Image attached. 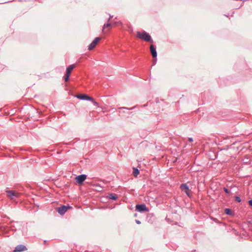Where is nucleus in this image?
Here are the masks:
<instances>
[{"label": "nucleus", "instance_id": "f8f14e48", "mask_svg": "<svg viewBox=\"0 0 252 252\" xmlns=\"http://www.w3.org/2000/svg\"><path fill=\"white\" fill-rule=\"evenodd\" d=\"M78 98H79L81 100H86L88 98V95L85 94H78L76 96Z\"/></svg>", "mask_w": 252, "mask_h": 252}, {"label": "nucleus", "instance_id": "6ab92c4d", "mask_svg": "<svg viewBox=\"0 0 252 252\" xmlns=\"http://www.w3.org/2000/svg\"><path fill=\"white\" fill-rule=\"evenodd\" d=\"M94 98L92 97H90L89 96V95H88V98H87V100H90V101H91L92 102L94 101Z\"/></svg>", "mask_w": 252, "mask_h": 252}, {"label": "nucleus", "instance_id": "dca6fc26", "mask_svg": "<svg viewBox=\"0 0 252 252\" xmlns=\"http://www.w3.org/2000/svg\"><path fill=\"white\" fill-rule=\"evenodd\" d=\"M69 76H70V75L67 74H65V75L64 76V80H65V81L66 82V81H67L68 80Z\"/></svg>", "mask_w": 252, "mask_h": 252}, {"label": "nucleus", "instance_id": "0eeeda50", "mask_svg": "<svg viewBox=\"0 0 252 252\" xmlns=\"http://www.w3.org/2000/svg\"><path fill=\"white\" fill-rule=\"evenodd\" d=\"M150 52H151V54L152 55V57L154 58H157V51H156V48L153 44L151 45V46H150Z\"/></svg>", "mask_w": 252, "mask_h": 252}, {"label": "nucleus", "instance_id": "bb28decb", "mask_svg": "<svg viewBox=\"0 0 252 252\" xmlns=\"http://www.w3.org/2000/svg\"><path fill=\"white\" fill-rule=\"evenodd\" d=\"M249 223H251H251H252V221H249Z\"/></svg>", "mask_w": 252, "mask_h": 252}, {"label": "nucleus", "instance_id": "ddd939ff", "mask_svg": "<svg viewBox=\"0 0 252 252\" xmlns=\"http://www.w3.org/2000/svg\"><path fill=\"white\" fill-rule=\"evenodd\" d=\"M133 176L135 177H137L138 175L140 173V171H139V169L138 168H137L133 167Z\"/></svg>", "mask_w": 252, "mask_h": 252}, {"label": "nucleus", "instance_id": "6e6552de", "mask_svg": "<svg viewBox=\"0 0 252 252\" xmlns=\"http://www.w3.org/2000/svg\"><path fill=\"white\" fill-rule=\"evenodd\" d=\"M7 196L8 198L13 199L16 197V193L14 190H6Z\"/></svg>", "mask_w": 252, "mask_h": 252}, {"label": "nucleus", "instance_id": "a878e982", "mask_svg": "<svg viewBox=\"0 0 252 252\" xmlns=\"http://www.w3.org/2000/svg\"><path fill=\"white\" fill-rule=\"evenodd\" d=\"M112 17H113V16H111V15H110L109 18H108V22H109V20H110L111 19H112Z\"/></svg>", "mask_w": 252, "mask_h": 252}, {"label": "nucleus", "instance_id": "7ed1b4c3", "mask_svg": "<svg viewBox=\"0 0 252 252\" xmlns=\"http://www.w3.org/2000/svg\"><path fill=\"white\" fill-rule=\"evenodd\" d=\"M136 211L139 212H148L149 209L146 207L145 204H137L135 207Z\"/></svg>", "mask_w": 252, "mask_h": 252}, {"label": "nucleus", "instance_id": "39448f33", "mask_svg": "<svg viewBox=\"0 0 252 252\" xmlns=\"http://www.w3.org/2000/svg\"><path fill=\"white\" fill-rule=\"evenodd\" d=\"M100 37H96L94 38V39L92 42V43L90 44V45L88 46V50H93L96 45L97 43L100 41Z\"/></svg>", "mask_w": 252, "mask_h": 252}, {"label": "nucleus", "instance_id": "423d86ee", "mask_svg": "<svg viewBox=\"0 0 252 252\" xmlns=\"http://www.w3.org/2000/svg\"><path fill=\"white\" fill-rule=\"evenodd\" d=\"M87 178V175L85 174H81L77 176L75 179L77 182L79 184L81 185L83 184L84 181L86 180Z\"/></svg>", "mask_w": 252, "mask_h": 252}, {"label": "nucleus", "instance_id": "9b49d317", "mask_svg": "<svg viewBox=\"0 0 252 252\" xmlns=\"http://www.w3.org/2000/svg\"><path fill=\"white\" fill-rule=\"evenodd\" d=\"M107 197L110 199L115 200L117 199L118 196L115 193H110L107 195Z\"/></svg>", "mask_w": 252, "mask_h": 252}, {"label": "nucleus", "instance_id": "4be33fe9", "mask_svg": "<svg viewBox=\"0 0 252 252\" xmlns=\"http://www.w3.org/2000/svg\"><path fill=\"white\" fill-rule=\"evenodd\" d=\"M249 204L252 207V200H250L249 201Z\"/></svg>", "mask_w": 252, "mask_h": 252}, {"label": "nucleus", "instance_id": "393cba45", "mask_svg": "<svg viewBox=\"0 0 252 252\" xmlns=\"http://www.w3.org/2000/svg\"><path fill=\"white\" fill-rule=\"evenodd\" d=\"M136 222L137 223V224H140L141 223V221L139 220H136Z\"/></svg>", "mask_w": 252, "mask_h": 252}, {"label": "nucleus", "instance_id": "9d476101", "mask_svg": "<svg viewBox=\"0 0 252 252\" xmlns=\"http://www.w3.org/2000/svg\"><path fill=\"white\" fill-rule=\"evenodd\" d=\"M75 65L73 64H71L68 67H67L66 69V74L70 75L71 71L75 67Z\"/></svg>", "mask_w": 252, "mask_h": 252}, {"label": "nucleus", "instance_id": "c85d7f7f", "mask_svg": "<svg viewBox=\"0 0 252 252\" xmlns=\"http://www.w3.org/2000/svg\"><path fill=\"white\" fill-rule=\"evenodd\" d=\"M146 106V105H145V104L143 105L144 107H145Z\"/></svg>", "mask_w": 252, "mask_h": 252}, {"label": "nucleus", "instance_id": "f257e3e1", "mask_svg": "<svg viewBox=\"0 0 252 252\" xmlns=\"http://www.w3.org/2000/svg\"><path fill=\"white\" fill-rule=\"evenodd\" d=\"M137 36L144 41L151 43L153 42V40L152 39L150 35L145 31H143L142 32H137Z\"/></svg>", "mask_w": 252, "mask_h": 252}, {"label": "nucleus", "instance_id": "20e7f679", "mask_svg": "<svg viewBox=\"0 0 252 252\" xmlns=\"http://www.w3.org/2000/svg\"><path fill=\"white\" fill-rule=\"evenodd\" d=\"M71 207L70 206H64L63 205L60 207H58L57 208V211L61 215H64L65 212L67 211L68 208H71Z\"/></svg>", "mask_w": 252, "mask_h": 252}, {"label": "nucleus", "instance_id": "4468645a", "mask_svg": "<svg viewBox=\"0 0 252 252\" xmlns=\"http://www.w3.org/2000/svg\"><path fill=\"white\" fill-rule=\"evenodd\" d=\"M224 212L226 215H232L233 213L231 209L229 208H226L224 210Z\"/></svg>", "mask_w": 252, "mask_h": 252}, {"label": "nucleus", "instance_id": "1a4fd4ad", "mask_svg": "<svg viewBox=\"0 0 252 252\" xmlns=\"http://www.w3.org/2000/svg\"><path fill=\"white\" fill-rule=\"evenodd\" d=\"M27 250V247L24 245H19L17 246V252H21Z\"/></svg>", "mask_w": 252, "mask_h": 252}, {"label": "nucleus", "instance_id": "aec40b11", "mask_svg": "<svg viewBox=\"0 0 252 252\" xmlns=\"http://www.w3.org/2000/svg\"><path fill=\"white\" fill-rule=\"evenodd\" d=\"M134 107H133L130 108H127L125 107H120V109H126L132 110L134 108Z\"/></svg>", "mask_w": 252, "mask_h": 252}, {"label": "nucleus", "instance_id": "b1692460", "mask_svg": "<svg viewBox=\"0 0 252 252\" xmlns=\"http://www.w3.org/2000/svg\"><path fill=\"white\" fill-rule=\"evenodd\" d=\"M93 102L94 103V105L95 106H97L98 105V103L97 102H96V101H95L94 100V101H93Z\"/></svg>", "mask_w": 252, "mask_h": 252}, {"label": "nucleus", "instance_id": "f03ea898", "mask_svg": "<svg viewBox=\"0 0 252 252\" xmlns=\"http://www.w3.org/2000/svg\"><path fill=\"white\" fill-rule=\"evenodd\" d=\"M180 188L182 191H184L188 197H191V194L190 193V190L189 189V186L186 184H182L180 185Z\"/></svg>", "mask_w": 252, "mask_h": 252}, {"label": "nucleus", "instance_id": "f3484780", "mask_svg": "<svg viewBox=\"0 0 252 252\" xmlns=\"http://www.w3.org/2000/svg\"><path fill=\"white\" fill-rule=\"evenodd\" d=\"M223 189L226 194H229L230 193V191L226 188L224 187Z\"/></svg>", "mask_w": 252, "mask_h": 252}, {"label": "nucleus", "instance_id": "cd10ccee", "mask_svg": "<svg viewBox=\"0 0 252 252\" xmlns=\"http://www.w3.org/2000/svg\"><path fill=\"white\" fill-rule=\"evenodd\" d=\"M13 252H16V248H15V249L13 250Z\"/></svg>", "mask_w": 252, "mask_h": 252}, {"label": "nucleus", "instance_id": "2eb2a0df", "mask_svg": "<svg viewBox=\"0 0 252 252\" xmlns=\"http://www.w3.org/2000/svg\"><path fill=\"white\" fill-rule=\"evenodd\" d=\"M111 26V24L110 23H107V24H105L104 25L103 27V30H104V29L106 28H108L109 27Z\"/></svg>", "mask_w": 252, "mask_h": 252}, {"label": "nucleus", "instance_id": "5701e85b", "mask_svg": "<svg viewBox=\"0 0 252 252\" xmlns=\"http://www.w3.org/2000/svg\"><path fill=\"white\" fill-rule=\"evenodd\" d=\"M188 140H189V142H191L193 141V138H191V137H189V138Z\"/></svg>", "mask_w": 252, "mask_h": 252}, {"label": "nucleus", "instance_id": "a211bd4d", "mask_svg": "<svg viewBox=\"0 0 252 252\" xmlns=\"http://www.w3.org/2000/svg\"><path fill=\"white\" fill-rule=\"evenodd\" d=\"M235 201L238 202H240L241 201V199L240 197L236 196L235 198Z\"/></svg>", "mask_w": 252, "mask_h": 252}, {"label": "nucleus", "instance_id": "412c9836", "mask_svg": "<svg viewBox=\"0 0 252 252\" xmlns=\"http://www.w3.org/2000/svg\"><path fill=\"white\" fill-rule=\"evenodd\" d=\"M156 63H157V59L155 58V59L153 60V64L155 65Z\"/></svg>", "mask_w": 252, "mask_h": 252}]
</instances>
